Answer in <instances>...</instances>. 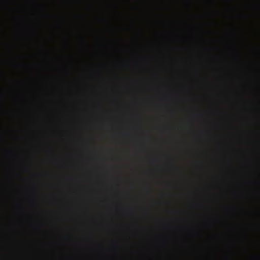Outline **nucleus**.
Wrapping results in <instances>:
<instances>
[{
	"instance_id": "obj_1",
	"label": "nucleus",
	"mask_w": 260,
	"mask_h": 260,
	"mask_svg": "<svg viewBox=\"0 0 260 260\" xmlns=\"http://www.w3.org/2000/svg\"><path fill=\"white\" fill-rule=\"evenodd\" d=\"M254 257L256 260H260V255L259 254H256V255H254Z\"/></svg>"
}]
</instances>
